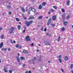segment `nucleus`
<instances>
[{"label": "nucleus", "instance_id": "1", "mask_svg": "<svg viewBox=\"0 0 73 73\" xmlns=\"http://www.w3.org/2000/svg\"><path fill=\"white\" fill-rule=\"evenodd\" d=\"M15 30V28L13 27H11L9 31V33L10 34H11V33H13V31Z\"/></svg>", "mask_w": 73, "mask_h": 73}, {"label": "nucleus", "instance_id": "2", "mask_svg": "<svg viewBox=\"0 0 73 73\" xmlns=\"http://www.w3.org/2000/svg\"><path fill=\"white\" fill-rule=\"evenodd\" d=\"M52 18H50V19H48L47 25H50V23H52Z\"/></svg>", "mask_w": 73, "mask_h": 73}, {"label": "nucleus", "instance_id": "3", "mask_svg": "<svg viewBox=\"0 0 73 73\" xmlns=\"http://www.w3.org/2000/svg\"><path fill=\"white\" fill-rule=\"evenodd\" d=\"M26 40L27 41H29L31 40V38H29V36H27L26 37Z\"/></svg>", "mask_w": 73, "mask_h": 73}, {"label": "nucleus", "instance_id": "4", "mask_svg": "<svg viewBox=\"0 0 73 73\" xmlns=\"http://www.w3.org/2000/svg\"><path fill=\"white\" fill-rule=\"evenodd\" d=\"M25 23L26 24L27 26V27H29V26H30V23L28 22L27 21H25Z\"/></svg>", "mask_w": 73, "mask_h": 73}, {"label": "nucleus", "instance_id": "5", "mask_svg": "<svg viewBox=\"0 0 73 73\" xmlns=\"http://www.w3.org/2000/svg\"><path fill=\"white\" fill-rule=\"evenodd\" d=\"M70 3V1L69 0H68L66 3V5H67V6H69V5H70V4H69V3Z\"/></svg>", "mask_w": 73, "mask_h": 73}, {"label": "nucleus", "instance_id": "6", "mask_svg": "<svg viewBox=\"0 0 73 73\" xmlns=\"http://www.w3.org/2000/svg\"><path fill=\"white\" fill-rule=\"evenodd\" d=\"M23 53H28V51L27 50H24L23 51Z\"/></svg>", "mask_w": 73, "mask_h": 73}, {"label": "nucleus", "instance_id": "7", "mask_svg": "<svg viewBox=\"0 0 73 73\" xmlns=\"http://www.w3.org/2000/svg\"><path fill=\"white\" fill-rule=\"evenodd\" d=\"M64 60L65 61H68V57L67 56H66L64 58Z\"/></svg>", "mask_w": 73, "mask_h": 73}, {"label": "nucleus", "instance_id": "8", "mask_svg": "<svg viewBox=\"0 0 73 73\" xmlns=\"http://www.w3.org/2000/svg\"><path fill=\"white\" fill-rule=\"evenodd\" d=\"M62 19H65V15L64 14H62Z\"/></svg>", "mask_w": 73, "mask_h": 73}, {"label": "nucleus", "instance_id": "9", "mask_svg": "<svg viewBox=\"0 0 73 73\" xmlns=\"http://www.w3.org/2000/svg\"><path fill=\"white\" fill-rule=\"evenodd\" d=\"M3 42H2L1 43V44H0V48H1L3 47Z\"/></svg>", "mask_w": 73, "mask_h": 73}, {"label": "nucleus", "instance_id": "10", "mask_svg": "<svg viewBox=\"0 0 73 73\" xmlns=\"http://www.w3.org/2000/svg\"><path fill=\"white\" fill-rule=\"evenodd\" d=\"M17 61L19 62H20V58L18 57H17Z\"/></svg>", "mask_w": 73, "mask_h": 73}, {"label": "nucleus", "instance_id": "11", "mask_svg": "<svg viewBox=\"0 0 73 73\" xmlns=\"http://www.w3.org/2000/svg\"><path fill=\"white\" fill-rule=\"evenodd\" d=\"M67 24H68V22L67 21L64 22V25H67Z\"/></svg>", "mask_w": 73, "mask_h": 73}, {"label": "nucleus", "instance_id": "12", "mask_svg": "<svg viewBox=\"0 0 73 73\" xmlns=\"http://www.w3.org/2000/svg\"><path fill=\"white\" fill-rule=\"evenodd\" d=\"M56 16H54L52 17V19L53 20H56Z\"/></svg>", "mask_w": 73, "mask_h": 73}, {"label": "nucleus", "instance_id": "13", "mask_svg": "<svg viewBox=\"0 0 73 73\" xmlns=\"http://www.w3.org/2000/svg\"><path fill=\"white\" fill-rule=\"evenodd\" d=\"M42 8V6L41 5H39L38 7L39 9H41Z\"/></svg>", "mask_w": 73, "mask_h": 73}, {"label": "nucleus", "instance_id": "14", "mask_svg": "<svg viewBox=\"0 0 73 73\" xmlns=\"http://www.w3.org/2000/svg\"><path fill=\"white\" fill-rule=\"evenodd\" d=\"M17 27H18V29H19V30H20V29L21 28V26H20V25H18Z\"/></svg>", "mask_w": 73, "mask_h": 73}, {"label": "nucleus", "instance_id": "15", "mask_svg": "<svg viewBox=\"0 0 73 73\" xmlns=\"http://www.w3.org/2000/svg\"><path fill=\"white\" fill-rule=\"evenodd\" d=\"M21 60H25V59L24 58V57H23V56H21Z\"/></svg>", "mask_w": 73, "mask_h": 73}, {"label": "nucleus", "instance_id": "16", "mask_svg": "<svg viewBox=\"0 0 73 73\" xmlns=\"http://www.w3.org/2000/svg\"><path fill=\"white\" fill-rule=\"evenodd\" d=\"M34 19V17H29V20H32V19Z\"/></svg>", "mask_w": 73, "mask_h": 73}, {"label": "nucleus", "instance_id": "17", "mask_svg": "<svg viewBox=\"0 0 73 73\" xmlns=\"http://www.w3.org/2000/svg\"><path fill=\"white\" fill-rule=\"evenodd\" d=\"M0 38L1 39H3L4 38V35H2L1 36H0Z\"/></svg>", "mask_w": 73, "mask_h": 73}, {"label": "nucleus", "instance_id": "18", "mask_svg": "<svg viewBox=\"0 0 73 73\" xmlns=\"http://www.w3.org/2000/svg\"><path fill=\"white\" fill-rule=\"evenodd\" d=\"M25 29L23 31V32H22V33H25V30H26L27 28H26V27H25Z\"/></svg>", "mask_w": 73, "mask_h": 73}, {"label": "nucleus", "instance_id": "19", "mask_svg": "<svg viewBox=\"0 0 73 73\" xmlns=\"http://www.w3.org/2000/svg\"><path fill=\"white\" fill-rule=\"evenodd\" d=\"M53 8H54V9H57V7L55 6H54Z\"/></svg>", "mask_w": 73, "mask_h": 73}, {"label": "nucleus", "instance_id": "20", "mask_svg": "<svg viewBox=\"0 0 73 73\" xmlns=\"http://www.w3.org/2000/svg\"><path fill=\"white\" fill-rule=\"evenodd\" d=\"M46 4V3L45 2H44L42 3V6H45V4Z\"/></svg>", "mask_w": 73, "mask_h": 73}, {"label": "nucleus", "instance_id": "21", "mask_svg": "<svg viewBox=\"0 0 73 73\" xmlns=\"http://www.w3.org/2000/svg\"><path fill=\"white\" fill-rule=\"evenodd\" d=\"M32 11L33 12H36V10H35V9L34 8H33L32 9Z\"/></svg>", "mask_w": 73, "mask_h": 73}, {"label": "nucleus", "instance_id": "22", "mask_svg": "<svg viewBox=\"0 0 73 73\" xmlns=\"http://www.w3.org/2000/svg\"><path fill=\"white\" fill-rule=\"evenodd\" d=\"M42 17L40 16L38 17V19H39V20H41V19H42Z\"/></svg>", "mask_w": 73, "mask_h": 73}, {"label": "nucleus", "instance_id": "23", "mask_svg": "<svg viewBox=\"0 0 73 73\" xmlns=\"http://www.w3.org/2000/svg\"><path fill=\"white\" fill-rule=\"evenodd\" d=\"M16 20L17 21H20V19L18 18H16Z\"/></svg>", "mask_w": 73, "mask_h": 73}, {"label": "nucleus", "instance_id": "24", "mask_svg": "<svg viewBox=\"0 0 73 73\" xmlns=\"http://www.w3.org/2000/svg\"><path fill=\"white\" fill-rule=\"evenodd\" d=\"M46 45H49V43L47 42L45 44Z\"/></svg>", "mask_w": 73, "mask_h": 73}, {"label": "nucleus", "instance_id": "25", "mask_svg": "<svg viewBox=\"0 0 73 73\" xmlns=\"http://www.w3.org/2000/svg\"><path fill=\"white\" fill-rule=\"evenodd\" d=\"M32 7H30L29 9V11H32Z\"/></svg>", "mask_w": 73, "mask_h": 73}, {"label": "nucleus", "instance_id": "26", "mask_svg": "<svg viewBox=\"0 0 73 73\" xmlns=\"http://www.w3.org/2000/svg\"><path fill=\"white\" fill-rule=\"evenodd\" d=\"M58 60H59L60 62H62V60H61V59H60V58H59L58 59Z\"/></svg>", "mask_w": 73, "mask_h": 73}, {"label": "nucleus", "instance_id": "27", "mask_svg": "<svg viewBox=\"0 0 73 73\" xmlns=\"http://www.w3.org/2000/svg\"><path fill=\"white\" fill-rule=\"evenodd\" d=\"M50 11L51 12H53L54 11V10L53 9H51L50 10Z\"/></svg>", "mask_w": 73, "mask_h": 73}, {"label": "nucleus", "instance_id": "28", "mask_svg": "<svg viewBox=\"0 0 73 73\" xmlns=\"http://www.w3.org/2000/svg\"><path fill=\"white\" fill-rule=\"evenodd\" d=\"M62 31H65V28H64V27L62 28Z\"/></svg>", "mask_w": 73, "mask_h": 73}, {"label": "nucleus", "instance_id": "29", "mask_svg": "<svg viewBox=\"0 0 73 73\" xmlns=\"http://www.w3.org/2000/svg\"><path fill=\"white\" fill-rule=\"evenodd\" d=\"M16 48H19V45L18 44H17L16 45Z\"/></svg>", "mask_w": 73, "mask_h": 73}, {"label": "nucleus", "instance_id": "30", "mask_svg": "<svg viewBox=\"0 0 73 73\" xmlns=\"http://www.w3.org/2000/svg\"><path fill=\"white\" fill-rule=\"evenodd\" d=\"M62 12H65V10L63 9H62Z\"/></svg>", "mask_w": 73, "mask_h": 73}, {"label": "nucleus", "instance_id": "31", "mask_svg": "<svg viewBox=\"0 0 73 73\" xmlns=\"http://www.w3.org/2000/svg\"><path fill=\"white\" fill-rule=\"evenodd\" d=\"M29 23H30V24L31 25V24H32V23H33V21H29Z\"/></svg>", "mask_w": 73, "mask_h": 73}, {"label": "nucleus", "instance_id": "32", "mask_svg": "<svg viewBox=\"0 0 73 73\" xmlns=\"http://www.w3.org/2000/svg\"><path fill=\"white\" fill-rule=\"evenodd\" d=\"M4 71L5 73H7L8 72V70H5Z\"/></svg>", "mask_w": 73, "mask_h": 73}, {"label": "nucleus", "instance_id": "33", "mask_svg": "<svg viewBox=\"0 0 73 73\" xmlns=\"http://www.w3.org/2000/svg\"><path fill=\"white\" fill-rule=\"evenodd\" d=\"M34 61H36V57H34Z\"/></svg>", "mask_w": 73, "mask_h": 73}, {"label": "nucleus", "instance_id": "34", "mask_svg": "<svg viewBox=\"0 0 73 73\" xmlns=\"http://www.w3.org/2000/svg\"><path fill=\"white\" fill-rule=\"evenodd\" d=\"M67 19H70V16L68 15L67 16Z\"/></svg>", "mask_w": 73, "mask_h": 73}, {"label": "nucleus", "instance_id": "35", "mask_svg": "<svg viewBox=\"0 0 73 73\" xmlns=\"http://www.w3.org/2000/svg\"><path fill=\"white\" fill-rule=\"evenodd\" d=\"M41 58H39V59H38V61H41Z\"/></svg>", "mask_w": 73, "mask_h": 73}, {"label": "nucleus", "instance_id": "36", "mask_svg": "<svg viewBox=\"0 0 73 73\" xmlns=\"http://www.w3.org/2000/svg\"><path fill=\"white\" fill-rule=\"evenodd\" d=\"M22 9L23 12H25V9H24V8Z\"/></svg>", "mask_w": 73, "mask_h": 73}, {"label": "nucleus", "instance_id": "37", "mask_svg": "<svg viewBox=\"0 0 73 73\" xmlns=\"http://www.w3.org/2000/svg\"><path fill=\"white\" fill-rule=\"evenodd\" d=\"M26 65V64H23V68H24L25 67V66Z\"/></svg>", "mask_w": 73, "mask_h": 73}, {"label": "nucleus", "instance_id": "38", "mask_svg": "<svg viewBox=\"0 0 73 73\" xmlns=\"http://www.w3.org/2000/svg\"><path fill=\"white\" fill-rule=\"evenodd\" d=\"M9 72L10 73H12V71L10 70H9Z\"/></svg>", "mask_w": 73, "mask_h": 73}, {"label": "nucleus", "instance_id": "39", "mask_svg": "<svg viewBox=\"0 0 73 73\" xmlns=\"http://www.w3.org/2000/svg\"><path fill=\"white\" fill-rule=\"evenodd\" d=\"M70 68H73V64H72L70 66Z\"/></svg>", "mask_w": 73, "mask_h": 73}, {"label": "nucleus", "instance_id": "40", "mask_svg": "<svg viewBox=\"0 0 73 73\" xmlns=\"http://www.w3.org/2000/svg\"><path fill=\"white\" fill-rule=\"evenodd\" d=\"M60 36H59V37L58 38V41H60V40H59L60 39Z\"/></svg>", "mask_w": 73, "mask_h": 73}, {"label": "nucleus", "instance_id": "41", "mask_svg": "<svg viewBox=\"0 0 73 73\" xmlns=\"http://www.w3.org/2000/svg\"><path fill=\"white\" fill-rule=\"evenodd\" d=\"M7 70V67H5L4 68V70Z\"/></svg>", "mask_w": 73, "mask_h": 73}, {"label": "nucleus", "instance_id": "42", "mask_svg": "<svg viewBox=\"0 0 73 73\" xmlns=\"http://www.w3.org/2000/svg\"><path fill=\"white\" fill-rule=\"evenodd\" d=\"M58 57H59V58H61V56L60 55L59 56H58Z\"/></svg>", "mask_w": 73, "mask_h": 73}, {"label": "nucleus", "instance_id": "43", "mask_svg": "<svg viewBox=\"0 0 73 73\" xmlns=\"http://www.w3.org/2000/svg\"><path fill=\"white\" fill-rule=\"evenodd\" d=\"M9 15H11V14H12V13L11 11H9Z\"/></svg>", "mask_w": 73, "mask_h": 73}, {"label": "nucleus", "instance_id": "44", "mask_svg": "<svg viewBox=\"0 0 73 73\" xmlns=\"http://www.w3.org/2000/svg\"><path fill=\"white\" fill-rule=\"evenodd\" d=\"M25 10L26 11H28V8L27 7H26L25 9Z\"/></svg>", "mask_w": 73, "mask_h": 73}, {"label": "nucleus", "instance_id": "45", "mask_svg": "<svg viewBox=\"0 0 73 73\" xmlns=\"http://www.w3.org/2000/svg\"><path fill=\"white\" fill-rule=\"evenodd\" d=\"M10 41L11 42V43H12V44H13V42L12 41V40H10Z\"/></svg>", "mask_w": 73, "mask_h": 73}, {"label": "nucleus", "instance_id": "46", "mask_svg": "<svg viewBox=\"0 0 73 73\" xmlns=\"http://www.w3.org/2000/svg\"><path fill=\"white\" fill-rule=\"evenodd\" d=\"M44 31L45 32H46V28H45L44 30Z\"/></svg>", "mask_w": 73, "mask_h": 73}, {"label": "nucleus", "instance_id": "47", "mask_svg": "<svg viewBox=\"0 0 73 73\" xmlns=\"http://www.w3.org/2000/svg\"><path fill=\"white\" fill-rule=\"evenodd\" d=\"M20 8L21 9H22L23 8H23L22 6H20Z\"/></svg>", "mask_w": 73, "mask_h": 73}, {"label": "nucleus", "instance_id": "48", "mask_svg": "<svg viewBox=\"0 0 73 73\" xmlns=\"http://www.w3.org/2000/svg\"><path fill=\"white\" fill-rule=\"evenodd\" d=\"M13 42L14 44H15L16 43V41L15 40H14L13 41Z\"/></svg>", "mask_w": 73, "mask_h": 73}, {"label": "nucleus", "instance_id": "49", "mask_svg": "<svg viewBox=\"0 0 73 73\" xmlns=\"http://www.w3.org/2000/svg\"><path fill=\"white\" fill-rule=\"evenodd\" d=\"M61 70L62 71V72H64V70L62 68L61 69Z\"/></svg>", "mask_w": 73, "mask_h": 73}, {"label": "nucleus", "instance_id": "50", "mask_svg": "<svg viewBox=\"0 0 73 73\" xmlns=\"http://www.w3.org/2000/svg\"><path fill=\"white\" fill-rule=\"evenodd\" d=\"M2 29H3V28H2V27H0V31H1Z\"/></svg>", "mask_w": 73, "mask_h": 73}, {"label": "nucleus", "instance_id": "51", "mask_svg": "<svg viewBox=\"0 0 73 73\" xmlns=\"http://www.w3.org/2000/svg\"><path fill=\"white\" fill-rule=\"evenodd\" d=\"M8 51H10V50H11V48H9L8 49Z\"/></svg>", "mask_w": 73, "mask_h": 73}, {"label": "nucleus", "instance_id": "52", "mask_svg": "<svg viewBox=\"0 0 73 73\" xmlns=\"http://www.w3.org/2000/svg\"><path fill=\"white\" fill-rule=\"evenodd\" d=\"M41 31H43V28H42V27H41Z\"/></svg>", "mask_w": 73, "mask_h": 73}, {"label": "nucleus", "instance_id": "53", "mask_svg": "<svg viewBox=\"0 0 73 73\" xmlns=\"http://www.w3.org/2000/svg\"><path fill=\"white\" fill-rule=\"evenodd\" d=\"M7 7L8 8H11V6L9 5H8Z\"/></svg>", "mask_w": 73, "mask_h": 73}, {"label": "nucleus", "instance_id": "54", "mask_svg": "<svg viewBox=\"0 0 73 73\" xmlns=\"http://www.w3.org/2000/svg\"><path fill=\"white\" fill-rule=\"evenodd\" d=\"M52 27H54V26H55V25H54V24H52Z\"/></svg>", "mask_w": 73, "mask_h": 73}, {"label": "nucleus", "instance_id": "55", "mask_svg": "<svg viewBox=\"0 0 73 73\" xmlns=\"http://www.w3.org/2000/svg\"><path fill=\"white\" fill-rule=\"evenodd\" d=\"M48 14L50 15V11H49L48 13Z\"/></svg>", "mask_w": 73, "mask_h": 73}, {"label": "nucleus", "instance_id": "56", "mask_svg": "<svg viewBox=\"0 0 73 73\" xmlns=\"http://www.w3.org/2000/svg\"><path fill=\"white\" fill-rule=\"evenodd\" d=\"M24 19L25 20H27V18L26 17H25L24 18Z\"/></svg>", "mask_w": 73, "mask_h": 73}, {"label": "nucleus", "instance_id": "57", "mask_svg": "<svg viewBox=\"0 0 73 73\" xmlns=\"http://www.w3.org/2000/svg\"><path fill=\"white\" fill-rule=\"evenodd\" d=\"M46 35L47 36H49V34L48 33H47V34H46Z\"/></svg>", "mask_w": 73, "mask_h": 73}, {"label": "nucleus", "instance_id": "58", "mask_svg": "<svg viewBox=\"0 0 73 73\" xmlns=\"http://www.w3.org/2000/svg\"><path fill=\"white\" fill-rule=\"evenodd\" d=\"M4 50H5V51H6V50H7V48H4Z\"/></svg>", "mask_w": 73, "mask_h": 73}, {"label": "nucleus", "instance_id": "59", "mask_svg": "<svg viewBox=\"0 0 73 73\" xmlns=\"http://www.w3.org/2000/svg\"><path fill=\"white\" fill-rule=\"evenodd\" d=\"M36 51H37V52H39V50H36Z\"/></svg>", "mask_w": 73, "mask_h": 73}, {"label": "nucleus", "instance_id": "60", "mask_svg": "<svg viewBox=\"0 0 73 73\" xmlns=\"http://www.w3.org/2000/svg\"><path fill=\"white\" fill-rule=\"evenodd\" d=\"M31 71H29V73H31Z\"/></svg>", "mask_w": 73, "mask_h": 73}, {"label": "nucleus", "instance_id": "61", "mask_svg": "<svg viewBox=\"0 0 73 73\" xmlns=\"http://www.w3.org/2000/svg\"><path fill=\"white\" fill-rule=\"evenodd\" d=\"M18 56H20V54L19 53H18Z\"/></svg>", "mask_w": 73, "mask_h": 73}, {"label": "nucleus", "instance_id": "62", "mask_svg": "<svg viewBox=\"0 0 73 73\" xmlns=\"http://www.w3.org/2000/svg\"><path fill=\"white\" fill-rule=\"evenodd\" d=\"M31 46H33V43L31 44Z\"/></svg>", "mask_w": 73, "mask_h": 73}, {"label": "nucleus", "instance_id": "63", "mask_svg": "<svg viewBox=\"0 0 73 73\" xmlns=\"http://www.w3.org/2000/svg\"><path fill=\"white\" fill-rule=\"evenodd\" d=\"M73 70H71V72H72V73H73Z\"/></svg>", "mask_w": 73, "mask_h": 73}, {"label": "nucleus", "instance_id": "64", "mask_svg": "<svg viewBox=\"0 0 73 73\" xmlns=\"http://www.w3.org/2000/svg\"><path fill=\"white\" fill-rule=\"evenodd\" d=\"M38 46H41V44H38Z\"/></svg>", "mask_w": 73, "mask_h": 73}]
</instances>
